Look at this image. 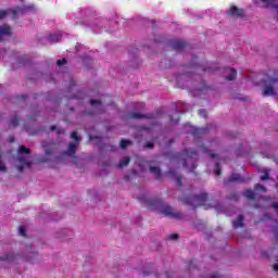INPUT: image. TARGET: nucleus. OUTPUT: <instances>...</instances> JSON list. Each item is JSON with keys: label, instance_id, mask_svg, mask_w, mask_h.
I'll return each instance as SVG.
<instances>
[{"label": "nucleus", "instance_id": "23", "mask_svg": "<svg viewBox=\"0 0 278 278\" xmlns=\"http://www.w3.org/2000/svg\"><path fill=\"white\" fill-rule=\"evenodd\" d=\"M228 181L231 184L233 181H242V178L240 177L239 174H232L229 178Z\"/></svg>", "mask_w": 278, "mask_h": 278}, {"label": "nucleus", "instance_id": "12", "mask_svg": "<svg viewBox=\"0 0 278 278\" xmlns=\"http://www.w3.org/2000/svg\"><path fill=\"white\" fill-rule=\"evenodd\" d=\"M77 151V144L74 142H70L67 151L63 152V155H75V152Z\"/></svg>", "mask_w": 278, "mask_h": 278}, {"label": "nucleus", "instance_id": "28", "mask_svg": "<svg viewBox=\"0 0 278 278\" xmlns=\"http://www.w3.org/2000/svg\"><path fill=\"white\" fill-rule=\"evenodd\" d=\"M180 201H181V203H184V205H194L192 203V199H190V198H181Z\"/></svg>", "mask_w": 278, "mask_h": 278}, {"label": "nucleus", "instance_id": "13", "mask_svg": "<svg viewBox=\"0 0 278 278\" xmlns=\"http://www.w3.org/2000/svg\"><path fill=\"white\" fill-rule=\"evenodd\" d=\"M242 195H243L245 199H249L250 201H255V191H254V190L245 189V190L242 192Z\"/></svg>", "mask_w": 278, "mask_h": 278}, {"label": "nucleus", "instance_id": "58", "mask_svg": "<svg viewBox=\"0 0 278 278\" xmlns=\"http://www.w3.org/2000/svg\"><path fill=\"white\" fill-rule=\"evenodd\" d=\"M74 160H77V156H74Z\"/></svg>", "mask_w": 278, "mask_h": 278}, {"label": "nucleus", "instance_id": "51", "mask_svg": "<svg viewBox=\"0 0 278 278\" xmlns=\"http://www.w3.org/2000/svg\"><path fill=\"white\" fill-rule=\"evenodd\" d=\"M58 134H64V129H59Z\"/></svg>", "mask_w": 278, "mask_h": 278}, {"label": "nucleus", "instance_id": "40", "mask_svg": "<svg viewBox=\"0 0 278 278\" xmlns=\"http://www.w3.org/2000/svg\"><path fill=\"white\" fill-rule=\"evenodd\" d=\"M169 240H178L179 239V235L177 233H172L168 236Z\"/></svg>", "mask_w": 278, "mask_h": 278}, {"label": "nucleus", "instance_id": "32", "mask_svg": "<svg viewBox=\"0 0 278 278\" xmlns=\"http://www.w3.org/2000/svg\"><path fill=\"white\" fill-rule=\"evenodd\" d=\"M199 116L202 118H207V111H205V109L199 110Z\"/></svg>", "mask_w": 278, "mask_h": 278}, {"label": "nucleus", "instance_id": "56", "mask_svg": "<svg viewBox=\"0 0 278 278\" xmlns=\"http://www.w3.org/2000/svg\"><path fill=\"white\" fill-rule=\"evenodd\" d=\"M190 66H191V68H194V64H191Z\"/></svg>", "mask_w": 278, "mask_h": 278}, {"label": "nucleus", "instance_id": "59", "mask_svg": "<svg viewBox=\"0 0 278 278\" xmlns=\"http://www.w3.org/2000/svg\"><path fill=\"white\" fill-rule=\"evenodd\" d=\"M207 71V68H204V72Z\"/></svg>", "mask_w": 278, "mask_h": 278}, {"label": "nucleus", "instance_id": "50", "mask_svg": "<svg viewBox=\"0 0 278 278\" xmlns=\"http://www.w3.org/2000/svg\"><path fill=\"white\" fill-rule=\"evenodd\" d=\"M201 90H207V86L203 85Z\"/></svg>", "mask_w": 278, "mask_h": 278}, {"label": "nucleus", "instance_id": "49", "mask_svg": "<svg viewBox=\"0 0 278 278\" xmlns=\"http://www.w3.org/2000/svg\"><path fill=\"white\" fill-rule=\"evenodd\" d=\"M274 270H275L276 273H278V264H275V265H274Z\"/></svg>", "mask_w": 278, "mask_h": 278}, {"label": "nucleus", "instance_id": "16", "mask_svg": "<svg viewBox=\"0 0 278 278\" xmlns=\"http://www.w3.org/2000/svg\"><path fill=\"white\" fill-rule=\"evenodd\" d=\"M91 108H98L97 113L101 114V108H103V104L101 100H90Z\"/></svg>", "mask_w": 278, "mask_h": 278}, {"label": "nucleus", "instance_id": "53", "mask_svg": "<svg viewBox=\"0 0 278 278\" xmlns=\"http://www.w3.org/2000/svg\"><path fill=\"white\" fill-rule=\"evenodd\" d=\"M35 134H38V130H35L34 132H30V136H35Z\"/></svg>", "mask_w": 278, "mask_h": 278}, {"label": "nucleus", "instance_id": "34", "mask_svg": "<svg viewBox=\"0 0 278 278\" xmlns=\"http://www.w3.org/2000/svg\"><path fill=\"white\" fill-rule=\"evenodd\" d=\"M20 236H23L24 238L27 237V230L25 229V226H20Z\"/></svg>", "mask_w": 278, "mask_h": 278}, {"label": "nucleus", "instance_id": "19", "mask_svg": "<svg viewBox=\"0 0 278 278\" xmlns=\"http://www.w3.org/2000/svg\"><path fill=\"white\" fill-rule=\"evenodd\" d=\"M238 77V72H236V68H230V74L225 77L227 81H233Z\"/></svg>", "mask_w": 278, "mask_h": 278}, {"label": "nucleus", "instance_id": "25", "mask_svg": "<svg viewBox=\"0 0 278 278\" xmlns=\"http://www.w3.org/2000/svg\"><path fill=\"white\" fill-rule=\"evenodd\" d=\"M129 144H131V141L126 140V139H122L119 142L121 149H127V147H129Z\"/></svg>", "mask_w": 278, "mask_h": 278}, {"label": "nucleus", "instance_id": "7", "mask_svg": "<svg viewBox=\"0 0 278 278\" xmlns=\"http://www.w3.org/2000/svg\"><path fill=\"white\" fill-rule=\"evenodd\" d=\"M128 118H134V119H137V121H140L142 118L151 119V118H154V115L152 113L142 114V113H139V112H129L128 113Z\"/></svg>", "mask_w": 278, "mask_h": 278}, {"label": "nucleus", "instance_id": "1", "mask_svg": "<svg viewBox=\"0 0 278 278\" xmlns=\"http://www.w3.org/2000/svg\"><path fill=\"white\" fill-rule=\"evenodd\" d=\"M142 203H146L148 210H161V214L168 216V218H174L175 220H181L184 215L179 212H175L170 205H164V201L160 198L149 199L147 197L140 198Z\"/></svg>", "mask_w": 278, "mask_h": 278}, {"label": "nucleus", "instance_id": "46", "mask_svg": "<svg viewBox=\"0 0 278 278\" xmlns=\"http://www.w3.org/2000/svg\"><path fill=\"white\" fill-rule=\"evenodd\" d=\"M261 255H262L263 257H266V256L268 255V253H267L266 251H263V252H261Z\"/></svg>", "mask_w": 278, "mask_h": 278}, {"label": "nucleus", "instance_id": "5", "mask_svg": "<svg viewBox=\"0 0 278 278\" xmlns=\"http://www.w3.org/2000/svg\"><path fill=\"white\" fill-rule=\"evenodd\" d=\"M170 47L174 49V51H184L186 47H188V42L181 40V39H174L169 41Z\"/></svg>", "mask_w": 278, "mask_h": 278}, {"label": "nucleus", "instance_id": "35", "mask_svg": "<svg viewBox=\"0 0 278 278\" xmlns=\"http://www.w3.org/2000/svg\"><path fill=\"white\" fill-rule=\"evenodd\" d=\"M229 201H238V193H230L228 197Z\"/></svg>", "mask_w": 278, "mask_h": 278}, {"label": "nucleus", "instance_id": "11", "mask_svg": "<svg viewBox=\"0 0 278 278\" xmlns=\"http://www.w3.org/2000/svg\"><path fill=\"white\" fill-rule=\"evenodd\" d=\"M168 175H170V177H173L175 179L176 185L178 186V188H181V186H182V184H181V175H178L175 169H169L168 170Z\"/></svg>", "mask_w": 278, "mask_h": 278}, {"label": "nucleus", "instance_id": "48", "mask_svg": "<svg viewBox=\"0 0 278 278\" xmlns=\"http://www.w3.org/2000/svg\"><path fill=\"white\" fill-rule=\"evenodd\" d=\"M9 142H14V136L9 137Z\"/></svg>", "mask_w": 278, "mask_h": 278}, {"label": "nucleus", "instance_id": "14", "mask_svg": "<svg viewBox=\"0 0 278 278\" xmlns=\"http://www.w3.org/2000/svg\"><path fill=\"white\" fill-rule=\"evenodd\" d=\"M233 229H238L240 227H244V216L239 215L237 220L232 223Z\"/></svg>", "mask_w": 278, "mask_h": 278}, {"label": "nucleus", "instance_id": "45", "mask_svg": "<svg viewBox=\"0 0 278 278\" xmlns=\"http://www.w3.org/2000/svg\"><path fill=\"white\" fill-rule=\"evenodd\" d=\"M18 99H22L23 101H25V99H27V94L18 96Z\"/></svg>", "mask_w": 278, "mask_h": 278}, {"label": "nucleus", "instance_id": "57", "mask_svg": "<svg viewBox=\"0 0 278 278\" xmlns=\"http://www.w3.org/2000/svg\"><path fill=\"white\" fill-rule=\"evenodd\" d=\"M30 121H34V116H30Z\"/></svg>", "mask_w": 278, "mask_h": 278}, {"label": "nucleus", "instance_id": "9", "mask_svg": "<svg viewBox=\"0 0 278 278\" xmlns=\"http://www.w3.org/2000/svg\"><path fill=\"white\" fill-rule=\"evenodd\" d=\"M230 16H244V10L239 9L236 5H231L229 10Z\"/></svg>", "mask_w": 278, "mask_h": 278}, {"label": "nucleus", "instance_id": "27", "mask_svg": "<svg viewBox=\"0 0 278 278\" xmlns=\"http://www.w3.org/2000/svg\"><path fill=\"white\" fill-rule=\"evenodd\" d=\"M255 192H266V188L263 185L256 184L254 186Z\"/></svg>", "mask_w": 278, "mask_h": 278}, {"label": "nucleus", "instance_id": "42", "mask_svg": "<svg viewBox=\"0 0 278 278\" xmlns=\"http://www.w3.org/2000/svg\"><path fill=\"white\" fill-rule=\"evenodd\" d=\"M271 207L275 210L276 214L278 215V202H274Z\"/></svg>", "mask_w": 278, "mask_h": 278}, {"label": "nucleus", "instance_id": "20", "mask_svg": "<svg viewBox=\"0 0 278 278\" xmlns=\"http://www.w3.org/2000/svg\"><path fill=\"white\" fill-rule=\"evenodd\" d=\"M42 147L43 149H46V155H53V148L51 147V144L43 142Z\"/></svg>", "mask_w": 278, "mask_h": 278}, {"label": "nucleus", "instance_id": "15", "mask_svg": "<svg viewBox=\"0 0 278 278\" xmlns=\"http://www.w3.org/2000/svg\"><path fill=\"white\" fill-rule=\"evenodd\" d=\"M206 131H210V126L205 128H192L191 134L192 136H201V134H206Z\"/></svg>", "mask_w": 278, "mask_h": 278}, {"label": "nucleus", "instance_id": "37", "mask_svg": "<svg viewBox=\"0 0 278 278\" xmlns=\"http://www.w3.org/2000/svg\"><path fill=\"white\" fill-rule=\"evenodd\" d=\"M0 260H2V262H8V261L12 260V255L7 254L4 256H0Z\"/></svg>", "mask_w": 278, "mask_h": 278}, {"label": "nucleus", "instance_id": "17", "mask_svg": "<svg viewBox=\"0 0 278 278\" xmlns=\"http://www.w3.org/2000/svg\"><path fill=\"white\" fill-rule=\"evenodd\" d=\"M150 173L155 175V179H162V169H160V167L151 166Z\"/></svg>", "mask_w": 278, "mask_h": 278}, {"label": "nucleus", "instance_id": "18", "mask_svg": "<svg viewBox=\"0 0 278 278\" xmlns=\"http://www.w3.org/2000/svg\"><path fill=\"white\" fill-rule=\"evenodd\" d=\"M130 162L129 156H124L119 163L117 164V168H125V166H128Z\"/></svg>", "mask_w": 278, "mask_h": 278}, {"label": "nucleus", "instance_id": "31", "mask_svg": "<svg viewBox=\"0 0 278 278\" xmlns=\"http://www.w3.org/2000/svg\"><path fill=\"white\" fill-rule=\"evenodd\" d=\"M18 12H22V10L21 9L11 10V13H12V16H13L14 21H16V18H18Z\"/></svg>", "mask_w": 278, "mask_h": 278}, {"label": "nucleus", "instance_id": "36", "mask_svg": "<svg viewBox=\"0 0 278 278\" xmlns=\"http://www.w3.org/2000/svg\"><path fill=\"white\" fill-rule=\"evenodd\" d=\"M214 173H215V175H216L217 177H220L222 170H220V166L218 165V163L216 164V168H215Z\"/></svg>", "mask_w": 278, "mask_h": 278}, {"label": "nucleus", "instance_id": "4", "mask_svg": "<svg viewBox=\"0 0 278 278\" xmlns=\"http://www.w3.org/2000/svg\"><path fill=\"white\" fill-rule=\"evenodd\" d=\"M24 154L30 155L31 149L25 148V146H20L17 151V161L20 162V164H22L17 166V170H20V173H23L24 166H31V163L27 161V159L23 157Z\"/></svg>", "mask_w": 278, "mask_h": 278}, {"label": "nucleus", "instance_id": "30", "mask_svg": "<svg viewBox=\"0 0 278 278\" xmlns=\"http://www.w3.org/2000/svg\"><path fill=\"white\" fill-rule=\"evenodd\" d=\"M8 170V167H5V163L1 161V154H0V173H5Z\"/></svg>", "mask_w": 278, "mask_h": 278}, {"label": "nucleus", "instance_id": "38", "mask_svg": "<svg viewBox=\"0 0 278 278\" xmlns=\"http://www.w3.org/2000/svg\"><path fill=\"white\" fill-rule=\"evenodd\" d=\"M8 16V11H0V21H2V18H5Z\"/></svg>", "mask_w": 278, "mask_h": 278}, {"label": "nucleus", "instance_id": "41", "mask_svg": "<svg viewBox=\"0 0 278 278\" xmlns=\"http://www.w3.org/2000/svg\"><path fill=\"white\" fill-rule=\"evenodd\" d=\"M153 147H154L153 141H148V142L146 143V149H153Z\"/></svg>", "mask_w": 278, "mask_h": 278}, {"label": "nucleus", "instance_id": "54", "mask_svg": "<svg viewBox=\"0 0 278 278\" xmlns=\"http://www.w3.org/2000/svg\"><path fill=\"white\" fill-rule=\"evenodd\" d=\"M210 207H212L211 205L206 206L205 210H210Z\"/></svg>", "mask_w": 278, "mask_h": 278}, {"label": "nucleus", "instance_id": "24", "mask_svg": "<svg viewBox=\"0 0 278 278\" xmlns=\"http://www.w3.org/2000/svg\"><path fill=\"white\" fill-rule=\"evenodd\" d=\"M21 122V118L18 116H14L10 121L11 127H18V123Z\"/></svg>", "mask_w": 278, "mask_h": 278}, {"label": "nucleus", "instance_id": "52", "mask_svg": "<svg viewBox=\"0 0 278 278\" xmlns=\"http://www.w3.org/2000/svg\"><path fill=\"white\" fill-rule=\"evenodd\" d=\"M143 277H149V273L143 271Z\"/></svg>", "mask_w": 278, "mask_h": 278}, {"label": "nucleus", "instance_id": "39", "mask_svg": "<svg viewBox=\"0 0 278 278\" xmlns=\"http://www.w3.org/2000/svg\"><path fill=\"white\" fill-rule=\"evenodd\" d=\"M56 64L58 66H64V64H66V59L58 60Z\"/></svg>", "mask_w": 278, "mask_h": 278}, {"label": "nucleus", "instance_id": "33", "mask_svg": "<svg viewBox=\"0 0 278 278\" xmlns=\"http://www.w3.org/2000/svg\"><path fill=\"white\" fill-rule=\"evenodd\" d=\"M268 179H270V175L268 174L267 170H265V172H264V175L261 176V181H266V180H268Z\"/></svg>", "mask_w": 278, "mask_h": 278}, {"label": "nucleus", "instance_id": "3", "mask_svg": "<svg viewBox=\"0 0 278 278\" xmlns=\"http://www.w3.org/2000/svg\"><path fill=\"white\" fill-rule=\"evenodd\" d=\"M278 85L277 77H269L267 80L264 81V88L262 90L263 97H276L277 91L275 88Z\"/></svg>", "mask_w": 278, "mask_h": 278}, {"label": "nucleus", "instance_id": "6", "mask_svg": "<svg viewBox=\"0 0 278 278\" xmlns=\"http://www.w3.org/2000/svg\"><path fill=\"white\" fill-rule=\"evenodd\" d=\"M193 201H195V203H198V205H203L204 207L207 206V201H210V195L205 192H202L198 195H194Z\"/></svg>", "mask_w": 278, "mask_h": 278}, {"label": "nucleus", "instance_id": "8", "mask_svg": "<svg viewBox=\"0 0 278 278\" xmlns=\"http://www.w3.org/2000/svg\"><path fill=\"white\" fill-rule=\"evenodd\" d=\"M12 34V28L10 25L4 24L0 26V42H3V36H10Z\"/></svg>", "mask_w": 278, "mask_h": 278}, {"label": "nucleus", "instance_id": "55", "mask_svg": "<svg viewBox=\"0 0 278 278\" xmlns=\"http://www.w3.org/2000/svg\"><path fill=\"white\" fill-rule=\"evenodd\" d=\"M26 262H31V258H26Z\"/></svg>", "mask_w": 278, "mask_h": 278}, {"label": "nucleus", "instance_id": "22", "mask_svg": "<svg viewBox=\"0 0 278 278\" xmlns=\"http://www.w3.org/2000/svg\"><path fill=\"white\" fill-rule=\"evenodd\" d=\"M176 112V118H174L173 116H169V123H172L173 125H177L179 123V110L175 109Z\"/></svg>", "mask_w": 278, "mask_h": 278}, {"label": "nucleus", "instance_id": "26", "mask_svg": "<svg viewBox=\"0 0 278 278\" xmlns=\"http://www.w3.org/2000/svg\"><path fill=\"white\" fill-rule=\"evenodd\" d=\"M201 149L204 151V153H207L213 160L214 157H216V154L213 151L207 150L205 146H201Z\"/></svg>", "mask_w": 278, "mask_h": 278}, {"label": "nucleus", "instance_id": "10", "mask_svg": "<svg viewBox=\"0 0 278 278\" xmlns=\"http://www.w3.org/2000/svg\"><path fill=\"white\" fill-rule=\"evenodd\" d=\"M260 0H254V3H257ZM263 2V8H271L274 10H277L278 11V4L275 3V0H261Z\"/></svg>", "mask_w": 278, "mask_h": 278}, {"label": "nucleus", "instance_id": "44", "mask_svg": "<svg viewBox=\"0 0 278 278\" xmlns=\"http://www.w3.org/2000/svg\"><path fill=\"white\" fill-rule=\"evenodd\" d=\"M165 277H167V278L173 277V271H166V273H165Z\"/></svg>", "mask_w": 278, "mask_h": 278}, {"label": "nucleus", "instance_id": "2", "mask_svg": "<svg viewBox=\"0 0 278 278\" xmlns=\"http://www.w3.org/2000/svg\"><path fill=\"white\" fill-rule=\"evenodd\" d=\"M197 151L182 150L180 153L175 155L176 160H181L184 168H189V173L197 170Z\"/></svg>", "mask_w": 278, "mask_h": 278}, {"label": "nucleus", "instance_id": "21", "mask_svg": "<svg viewBox=\"0 0 278 278\" xmlns=\"http://www.w3.org/2000/svg\"><path fill=\"white\" fill-rule=\"evenodd\" d=\"M48 40H49V42H60V40H62V36H60V35H49Z\"/></svg>", "mask_w": 278, "mask_h": 278}, {"label": "nucleus", "instance_id": "43", "mask_svg": "<svg viewBox=\"0 0 278 278\" xmlns=\"http://www.w3.org/2000/svg\"><path fill=\"white\" fill-rule=\"evenodd\" d=\"M188 267L189 270H192V268H194V261H188Z\"/></svg>", "mask_w": 278, "mask_h": 278}, {"label": "nucleus", "instance_id": "29", "mask_svg": "<svg viewBox=\"0 0 278 278\" xmlns=\"http://www.w3.org/2000/svg\"><path fill=\"white\" fill-rule=\"evenodd\" d=\"M71 138H72L73 140H76V142L81 141V137L77 136V131H73V132L71 134Z\"/></svg>", "mask_w": 278, "mask_h": 278}, {"label": "nucleus", "instance_id": "47", "mask_svg": "<svg viewBox=\"0 0 278 278\" xmlns=\"http://www.w3.org/2000/svg\"><path fill=\"white\" fill-rule=\"evenodd\" d=\"M56 129H58L56 126H51V127H50V131H55Z\"/></svg>", "mask_w": 278, "mask_h": 278}]
</instances>
